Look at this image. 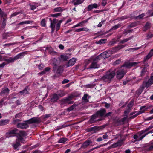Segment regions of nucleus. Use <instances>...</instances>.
Wrapping results in <instances>:
<instances>
[{"label": "nucleus", "instance_id": "35", "mask_svg": "<svg viewBox=\"0 0 153 153\" xmlns=\"http://www.w3.org/2000/svg\"><path fill=\"white\" fill-rule=\"evenodd\" d=\"M141 47H139L137 48H130L127 49L126 50V51H129L131 52H133L139 49H140Z\"/></svg>", "mask_w": 153, "mask_h": 153}, {"label": "nucleus", "instance_id": "58", "mask_svg": "<svg viewBox=\"0 0 153 153\" xmlns=\"http://www.w3.org/2000/svg\"><path fill=\"white\" fill-rule=\"evenodd\" d=\"M36 7L37 6L36 5H31V9L32 10H33L36 8Z\"/></svg>", "mask_w": 153, "mask_h": 153}, {"label": "nucleus", "instance_id": "24", "mask_svg": "<svg viewBox=\"0 0 153 153\" xmlns=\"http://www.w3.org/2000/svg\"><path fill=\"white\" fill-rule=\"evenodd\" d=\"M98 6L96 3L89 5L87 7V10L88 11H90L94 8H97Z\"/></svg>", "mask_w": 153, "mask_h": 153}, {"label": "nucleus", "instance_id": "43", "mask_svg": "<svg viewBox=\"0 0 153 153\" xmlns=\"http://www.w3.org/2000/svg\"><path fill=\"white\" fill-rule=\"evenodd\" d=\"M32 21H26L25 22H22L19 23V25H23L25 24H29L32 22Z\"/></svg>", "mask_w": 153, "mask_h": 153}, {"label": "nucleus", "instance_id": "8", "mask_svg": "<svg viewBox=\"0 0 153 153\" xmlns=\"http://www.w3.org/2000/svg\"><path fill=\"white\" fill-rule=\"evenodd\" d=\"M53 71L57 74L61 75L63 71V67L62 66H58L56 64L53 63Z\"/></svg>", "mask_w": 153, "mask_h": 153}, {"label": "nucleus", "instance_id": "42", "mask_svg": "<svg viewBox=\"0 0 153 153\" xmlns=\"http://www.w3.org/2000/svg\"><path fill=\"white\" fill-rule=\"evenodd\" d=\"M54 10L55 12H61L63 10V9L61 7H58L55 8L54 9Z\"/></svg>", "mask_w": 153, "mask_h": 153}, {"label": "nucleus", "instance_id": "56", "mask_svg": "<svg viewBox=\"0 0 153 153\" xmlns=\"http://www.w3.org/2000/svg\"><path fill=\"white\" fill-rule=\"evenodd\" d=\"M104 21V20L102 21L101 22H100L97 25V27H101L102 26V24L103 23Z\"/></svg>", "mask_w": 153, "mask_h": 153}, {"label": "nucleus", "instance_id": "64", "mask_svg": "<svg viewBox=\"0 0 153 153\" xmlns=\"http://www.w3.org/2000/svg\"><path fill=\"white\" fill-rule=\"evenodd\" d=\"M153 119V115H152L151 116H150V117H149L147 118H146V120H147L149 121V120H152Z\"/></svg>", "mask_w": 153, "mask_h": 153}, {"label": "nucleus", "instance_id": "59", "mask_svg": "<svg viewBox=\"0 0 153 153\" xmlns=\"http://www.w3.org/2000/svg\"><path fill=\"white\" fill-rule=\"evenodd\" d=\"M148 149L149 150H153V142L151 143V146L148 148Z\"/></svg>", "mask_w": 153, "mask_h": 153}, {"label": "nucleus", "instance_id": "34", "mask_svg": "<svg viewBox=\"0 0 153 153\" xmlns=\"http://www.w3.org/2000/svg\"><path fill=\"white\" fill-rule=\"evenodd\" d=\"M139 24V22H134L130 24L128 26L129 27H133L136 26Z\"/></svg>", "mask_w": 153, "mask_h": 153}, {"label": "nucleus", "instance_id": "57", "mask_svg": "<svg viewBox=\"0 0 153 153\" xmlns=\"http://www.w3.org/2000/svg\"><path fill=\"white\" fill-rule=\"evenodd\" d=\"M60 15V13H56L51 15V16L53 17H56Z\"/></svg>", "mask_w": 153, "mask_h": 153}, {"label": "nucleus", "instance_id": "52", "mask_svg": "<svg viewBox=\"0 0 153 153\" xmlns=\"http://www.w3.org/2000/svg\"><path fill=\"white\" fill-rule=\"evenodd\" d=\"M103 146V145H101L98 146H96V147L93 148L92 149H91L89 151V152H91L96 149L99 148L101 147V146Z\"/></svg>", "mask_w": 153, "mask_h": 153}, {"label": "nucleus", "instance_id": "32", "mask_svg": "<svg viewBox=\"0 0 153 153\" xmlns=\"http://www.w3.org/2000/svg\"><path fill=\"white\" fill-rule=\"evenodd\" d=\"M122 25L121 24H118L112 27V28L109 30V31H111L112 30H116L120 27L122 26Z\"/></svg>", "mask_w": 153, "mask_h": 153}, {"label": "nucleus", "instance_id": "36", "mask_svg": "<svg viewBox=\"0 0 153 153\" xmlns=\"http://www.w3.org/2000/svg\"><path fill=\"white\" fill-rule=\"evenodd\" d=\"M7 16L5 13L0 8V16L1 17H5ZM3 19H5L4 18H3Z\"/></svg>", "mask_w": 153, "mask_h": 153}, {"label": "nucleus", "instance_id": "45", "mask_svg": "<svg viewBox=\"0 0 153 153\" xmlns=\"http://www.w3.org/2000/svg\"><path fill=\"white\" fill-rule=\"evenodd\" d=\"M147 71L146 69V68H143L141 72V73L140 74V76H144V73L145 72H146Z\"/></svg>", "mask_w": 153, "mask_h": 153}, {"label": "nucleus", "instance_id": "27", "mask_svg": "<svg viewBox=\"0 0 153 153\" xmlns=\"http://www.w3.org/2000/svg\"><path fill=\"white\" fill-rule=\"evenodd\" d=\"M87 22V20L83 21L80 22L79 23L73 27H77L80 26L81 27L85 26V24Z\"/></svg>", "mask_w": 153, "mask_h": 153}, {"label": "nucleus", "instance_id": "61", "mask_svg": "<svg viewBox=\"0 0 153 153\" xmlns=\"http://www.w3.org/2000/svg\"><path fill=\"white\" fill-rule=\"evenodd\" d=\"M116 123H117V126H118L122 124L121 120H118L116 121Z\"/></svg>", "mask_w": 153, "mask_h": 153}, {"label": "nucleus", "instance_id": "41", "mask_svg": "<svg viewBox=\"0 0 153 153\" xmlns=\"http://www.w3.org/2000/svg\"><path fill=\"white\" fill-rule=\"evenodd\" d=\"M132 38V37H129L128 38H126L123 40H121L120 42V43H123L125 42H127L128 41L131 39Z\"/></svg>", "mask_w": 153, "mask_h": 153}, {"label": "nucleus", "instance_id": "13", "mask_svg": "<svg viewBox=\"0 0 153 153\" xmlns=\"http://www.w3.org/2000/svg\"><path fill=\"white\" fill-rule=\"evenodd\" d=\"M26 122L28 123V124H31L34 123H38L40 122L39 119L37 117H33L30 119L26 121Z\"/></svg>", "mask_w": 153, "mask_h": 153}, {"label": "nucleus", "instance_id": "2", "mask_svg": "<svg viewBox=\"0 0 153 153\" xmlns=\"http://www.w3.org/2000/svg\"><path fill=\"white\" fill-rule=\"evenodd\" d=\"M27 134L26 132L24 131H20L19 133L17 134L15 143L12 144V146L14 149H16L18 147L20 146V142L24 143L25 142V139Z\"/></svg>", "mask_w": 153, "mask_h": 153}, {"label": "nucleus", "instance_id": "3", "mask_svg": "<svg viewBox=\"0 0 153 153\" xmlns=\"http://www.w3.org/2000/svg\"><path fill=\"white\" fill-rule=\"evenodd\" d=\"M106 111L105 109H101L98 110L96 113L93 114L90 120V122L93 123L97 120L98 117H101L104 116Z\"/></svg>", "mask_w": 153, "mask_h": 153}, {"label": "nucleus", "instance_id": "23", "mask_svg": "<svg viewBox=\"0 0 153 153\" xmlns=\"http://www.w3.org/2000/svg\"><path fill=\"white\" fill-rule=\"evenodd\" d=\"M10 122L9 119H3L0 120V126H4L8 124Z\"/></svg>", "mask_w": 153, "mask_h": 153}, {"label": "nucleus", "instance_id": "1", "mask_svg": "<svg viewBox=\"0 0 153 153\" xmlns=\"http://www.w3.org/2000/svg\"><path fill=\"white\" fill-rule=\"evenodd\" d=\"M125 45H119L115 48H113L111 50L108 51V52H104L101 53L100 55L96 56V57L93 59V62L91 65L87 69L90 68H99L100 65L97 63L98 61L100 60V58L101 57H103V58H107L108 56L107 54L108 53L113 54L120 49L123 48L126 46Z\"/></svg>", "mask_w": 153, "mask_h": 153}, {"label": "nucleus", "instance_id": "63", "mask_svg": "<svg viewBox=\"0 0 153 153\" xmlns=\"http://www.w3.org/2000/svg\"><path fill=\"white\" fill-rule=\"evenodd\" d=\"M112 112H109L108 113H107L105 115L104 117H108V116H110V115L111 114Z\"/></svg>", "mask_w": 153, "mask_h": 153}, {"label": "nucleus", "instance_id": "39", "mask_svg": "<svg viewBox=\"0 0 153 153\" xmlns=\"http://www.w3.org/2000/svg\"><path fill=\"white\" fill-rule=\"evenodd\" d=\"M67 140V139L65 138H62L59 140L58 141L59 143H64Z\"/></svg>", "mask_w": 153, "mask_h": 153}, {"label": "nucleus", "instance_id": "38", "mask_svg": "<svg viewBox=\"0 0 153 153\" xmlns=\"http://www.w3.org/2000/svg\"><path fill=\"white\" fill-rule=\"evenodd\" d=\"M50 69V68L49 67H47L45 68V69L42 71V72L39 73L40 75H42L45 73L46 72L48 71Z\"/></svg>", "mask_w": 153, "mask_h": 153}, {"label": "nucleus", "instance_id": "22", "mask_svg": "<svg viewBox=\"0 0 153 153\" xmlns=\"http://www.w3.org/2000/svg\"><path fill=\"white\" fill-rule=\"evenodd\" d=\"M27 53L26 52H23L16 55L14 57L16 60L23 57Z\"/></svg>", "mask_w": 153, "mask_h": 153}, {"label": "nucleus", "instance_id": "25", "mask_svg": "<svg viewBox=\"0 0 153 153\" xmlns=\"http://www.w3.org/2000/svg\"><path fill=\"white\" fill-rule=\"evenodd\" d=\"M28 87L25 88L22 91H20L18 94V95L19 96L20 95H25L28 93Z\"/></svg>", "mask_w": 153, "mask_h": 153}, {"label": "nucleus", "instance_id": "12", "mask_svg": "<svg viewBox=\"0 0 153 153\" xmlns=\"http://www.w3.org/2000/svg\"><path fill=\"white\" fill-rule=\"evenodd\" d=\"M143 84H145V86L147 88L153 84V74H151L150 78L147 82H143Z\"/></svg>", "mask_w": 153, "mask_h": 153}, {"label": "nucleus", "instance_id": "17", "mask_svg": "<svg viewBox=\"0 0 153 153\" xmlns=\"http://www.w3.org/2000/svg\"><path fill=\"white\" fill-rule=\"evenodd\" d=\"M145 112L144 110H143L140 111L138 112H134L131 113V115H132L131 117V118H134L136 117L138 115L144 113Z\"/></svg>", "mask_w": 153, "mask_h": 153}, {"label": "nucleus", "instance_id": "7", "mask_svg": "<svg viewBox=\"0 0 153 153\" xmlns=\"http://www.w3.org/2000/svg\"><path fill=\"white\" fill-rule=\"evenodd\" d=\"M146 132L144 130H142L136 134L134 135L133 137L134 139L137 141H139L142 140L147 135V134H145Z\"/></svg>", "mask_w": 153, "mask_h": 153}, {"label": "nucleus", "instance_id": "28", "mask_svg": "<svg viewBox=\"0 0 153 153\" xmlns=\"http://www.w3.org/2000/svg\"><path fill=\"white\" fill-rule=\"evenodd\" d=\"M146 87L145 86V84H143V85L142 86L140 87L139 89L137 91V93L138 94L140 95V94L143 91V90Z\"/></svg>", "mask_w": 153, "mask_h": 153}, {"label": "nucleus", "instance_id": "14", "mask_svg": "<svg viewBox=\"0 0 153 153\" xmlns=\"http://www.w3.org/2000/svg\"><path fill=\"white\" fill-rule=\"evenodd\" d=\"M17 126L18 128L23 129L27 128L29 126L28 125V123L26 121L25 123H18L17 125Z\"/></svg>", "mask_w": 153, "mask_h": 153}, {"label": "nucleus", "instance_id": "40", "mask_svg": "<svg viewBox=\"0 0 153 153\" xmlns=\"http://www.w3.org/2000/svg\"><path fill=\"white\" fill-rule=\"evenodd\" d=\"M88 96V95L87 94H85L82 98V100H84L85 102H88V99L87 98Z\"/></svg>", "mask_w": 153, "mask_h": 153}, {"label": "nucleus", "instance_id": "19", "mask_svg": "<svg viewBox=\"0 0 153 153\" xmlns=\"http://www.w3.org/2000/svg\"><path fill=\"white\" fill-rule=\"evenodd\" d=\"M76 59L75 58H73L71 59L68 61L67 64H66L67 67L72 66L74 65L76 61Z\"/></svg>", "mask_w": 153, "mask_h": 153}, {"label": "nucleus", "instance_id": "48", "mask_svg": "<svg viewBox=\"0 0 153 153\" xmlns=\"http://www.w3.org/2000/svg\"><path fill=\"white\" fill-rule=\"evenodd\" d=\"M153 128V123L151 124V125L147 128L144 130L146 132L148 131L150 129Z\"/></svg>", "mask_w": 153, "mask_h": 153}, {"label": "nucleus", "instance_id": "18", "mask_svg": "<svg viewBox=\"0 0 153 153\" xmlns=\"http://www.w3.org/2000/svg\"><path fill=\"white\" fill-rule=\"evenodd\" d=\"M84 1V0H73L71 1V3L75 7H76L78 5L82 3Z\"/></svg>", "mask_w": 153, "mask_h": 153}, {"label": "nucleus", "instance_id": "44", "mask_svg": "<svg viewBox=\"0 0 153 153\" xmlns=\"http://www.w3.org/2000/svg\"><path fill=\"white\" fill-rule=\"evenodd\" d=\"M61 58L62 60L64 61H66L68 59V56L66 55H61Z\"/></svg>", "mask_w": 153, "mask_h": 153}, {"label": "nucleus", "instance_id": "46", "mask_svg": "<svg viewBox=\"0 0 153 153\" xmlns=\"http://www.w3.org/2000/svg\"><path fill=\"white\" fill-rule=\"evenodd\" d=\"M41 24L42 26L45 27L46 25V21L45 20H42L41 22Z\"/></svg>", "mask_w": 153, "mask_h": 153}, {"label": "nucleus", "instance_id": "54", "mask_svg": "<svg viewBox=\"0 0 153 153\" xmlns=\"http://www.w3.org/2000/svg\"><path fill=\"white\" fill-rule=\"evenodd\" d=\"M69 81V80L65 79L62 81V84H65L68 83Z\"/></svg>", "mask_w": 153, "mask_h": 153}, {"label": "nucleus", "instance_id": "55", "mask_svg": "<svg viewBox=\"0 0 153 153\" xmlns=\"http://www.w3.org/2000/svg\"><path fill=\"white\" fill-rule=\"evenodd\" d=\"M44 65L43 64H40L39 65H38V68L39 69L41 70L44 67Z\"/></svg>", "mask_w": 153, "mask_h": 153}, {"label": "nucleus", "instance_id": "16", "mask_svg": "<svg viewBox=\"0 0 153 153\" xmlns=\"http://www.w3.org/2000/svg\"><path fill=\"white\" fill-rule=\"evenodd\" d=\"M10 90L8 88L5 87L2 89V91L0 93V96L8 95L9 93Z\"/></svg>", "mask_w": 153, "mask_h": 153}, {"label": "nucleus", "instance_id": "47", "mask_svg": "<svg viewBox=\"0 0 153 153\" xmlns=\"http://www.w3.org/2000/svg\"><path fill=\"white\" fill-rule=\"evenodd\" d=\"M17 129H13L10 131L9 134H15L17 133Z\"/></svg>", "mask_w": 153, "mask_h": 153}, {"label": "nucleus", "instance_id": "11", "mask_svg": "<svg viewBox=\"0 0 153 153\" xmlns=\"http://www.w3.org/2000/svg\"><path fill=\"white\" fill-rule=\"evenodd\" d=\"M72 97L69 96L66 98L62 100L61 101V104L62 105H67L69 104H73L74 103L73 101H71Z\"/></svg>", "mask_w": 153, "mask_h": 153}, {"label": "nucleus", "instance_id": "29", "mask_svg": "<svg viewBox=\"0 0 153 153\" xmlns=\"http://www.w3.org/2000/svg\"><path fill=\"white\" fill-rule=\"evenodd\" d=\"M151 26V23L149 22H147L145 24V26L143 27V30L144 31H146L147 30L149 29Z\"/></svg>", "mask_w": 153, "mask_h": 153}, {"label": "nucleus", "instance_id": "33", "mask_svg": "<svg viewBox=\"0 0 153 153\" xmlns=\"http://www.w3.org/2000/svg\"><path fill=\"white\" fill-rule=\"evenodd\" d=\"M89 30V29L86 27H82L79 28L76 30V31L77 32H81L83 31H88Z\"/></svg>", "mask_w": 153, "mask_h": 153}, {"label": "nucleus", "instance_id": "6", "mask_svg": "<svg viewBox=\"0 0 153 153\" xmlns=\"http://www.w3.org/2000/svg\"><path fill=\"white\" fill-rule=\"evenodd\" d=\"M147 16H153V12L152 10H149L148 11L146 14L145 13H142L140 15H139L138 16H135L134 15V13L131 14L130 15V17L132 19H142L143 17Z\"/></svg>", "mask_w": 153, "mask_h": 153}, {"label": "nucleus", "instance_id": "21", "mask_svg": "<svg viewBox=\"0 0 153 153\" xmlns=\"http://www.w3.org/2000/svg\"><path fill=\"white\" fill-rule=\"evenodd\" d=\"M59 98L57 94L56 93H54L53 94L52 97L51 99V100L52 102H56Z\"/></svg>", "mask_w": 153, "mask_h": 153}, {"label": "nucleus", "instance_id": "9", "mask_svg": "<svg viewBox=\"0 0 153 153\" xmlns=\"http://www.w3.org/2000/svg\"><path fill=\"white\" fill-rule=\"evenodd\" d=\"M126 73V68H121L117 72L116 76L119 79L122 78Z\"/></svg>", "mask_w": 153, "mask_h": 153}, {"label": "nucleus", "instance_id": "4", "mask_svg": "<svg viewBox=\"0 0 153 153\" xmlns=\"http://www.w3.org/2000/svg\"><path fill=\"white\" fill-rule=\"evenodd\" d=\"M115 72L109 70L106 72L105 74L102 77V79L105 82H110L111 79L114 77Z\"/></svg>", "mask_w": 153, "mask_h": 153}, {"label": "nucleus", "instance_id": "20", "mask_svg": "<svg viewBox=\"0 0 153 153\" xmlns=\"http://www.w3.org/2000/svg\"><path fill=\"white\" fill-rule=\"evenodd\" d=\"M4 61H5L6 65L10 63H13L16 60L14 57H10L8 59H4Z\"/></svg>", "mask_w": 153, "mask_h": 153}, {"label": "nucleus", "instance_id": "49", "mask_svg": "<svg viewBox=\"0 0 153 153\" xmlns=\"http://www.w3.org/2000/svg\"><path fill=\"white\" fill-rule=\"evenodd\" d=\"M117 144L118 146H121L123 144V140H118L117 143Z\"/></svg>", "mask_w": 153, "mask_h": 153}, {"label": "nucleus", "instance_id": "26", "mask_svg": "<svg viewBox=\"0 0 153 153\" xmlns=\"http://www.w3.org/2000/svg\"><path fill=\"white\" fill-rule=\"evenodd\" d=\"M92 143L89 140H87L85 141L82 145V147L84 148L87 147Z\"/></svg>", "mask_w": 153, "mask_h": 153}, {"label": "nucleus", "instance_id": "15", "mask_svg": "<svg viewBox=\"0 0 153 153\" xmlns=\"http://www.w3.org/2000/svg\"><path fill=\"white\" fill-rule=\"evenodd\" d=\"M153 56V49H152L148 54L144 58V62L147 61Z\"/></svg>", "mask_w": 153, "mask_h": 153}, {"label": "nucleus", "instance_id": "60", "mask_svg": "<svg viewBox=\"0 0 153 153\" xmlns=\"http://www.w3.org/2000/svg\"><path fill=\"white\" fill-rule=\"evenodd\" d=\"M6 65L5 62H3L2 64H0V68H3L5 65Z\"/></svg>", "mask_w": 153, "mask_h": 153}, {"label": "nucleus", "instance_id": "37", "mask_svg": "<svg viewBox=\"0 0 153 153\" xmlns=\"http://www.w3.org/2000/svg\"><path fill=\"white\" fill-rule=\"evenodd\" d=\"M106 39H101L99 41L96 42V43L98 44H104L105 43Z\"/></svg>", "mask_w": 153, "mask_h": 153}, {"label": "nucleus", "instance_id": "62", "mask_svg": "<svg viewBox=\"0 0 153 153\" xmlns=\"http://www.w3.org/2000/svg\"><path fill=\"white\" fill-rule=\"evenodd\" d=\"M153 36V34L152 33H149L147 35V37L148 38H152Z\"/></svg>", "mask_w": 153, "mask_h": 153}, {"label": "nucleus", "instance_id": "30", "mask_svg": "<svg viewBox=\"0 0 153 153\" xmlns=\"http://www.w3.org/2000/svg\"><path fill=\"white\" fill-rule=\"evenodd\" d=\"M57 94L58 96H59V98L64 96L65 94V93L64 91L62 90H59L58 91Z\"/></svg>", "mask_w": 153, "mask_h": 153}, {"label": "nucleus", "instance_id": "5", "mask_svg": "<svg viewBox=\"0 0 153 153\" xmlns=\"http://www.w3.org/2000/svg\"><path fill=\"white\" fill-rule=\"evenodd\" d=\"M51 21V25L50 27L51 28V32L53 33L55 29L56 31H58L60 27V25L62 22V20L58 21V20H50Z\"/></svg>", "mask_w": 153, "mask_h": 153}, {"label": "nucleus", "instance_id": "10", "mask_svg": "<svg viewBox=\"0 0 153 153\" xmlns=\"http://www.w3.org/2000/svg\"><path fill=\"white\" fill-rule=\"evenodd\" d=\"M138 63L137 62H131L129 61L125 62L124 64L121 67L122 68H130L132 66H134L137 65Z\"/></svg>", "mask_w": 153, "mask_h": 153}, {"label": "nucleus", "instance_id": "50", "mask_svg": "<svg viewBox=\"0 0 153 153\" xmlns=\"http://www.w3.org/2000/svg\"><path fill=\"white\" fill-rule=\"evenodd\" d=\"M107 4V1L106 0H102L101 2V5L102 6H105Z\"/></svg>", "mask_w": 153, "mask_h": 153}, {"label": "nucleus", "instance_id": "51", "mask_svg": "<svg viewBox=\"0 0 153 153\" xmlns=\"http://www.w3.org/2000/svg\"><path fill=\"white\" fill-rule=\"evenodd\" d=\"M6 20H3L1 24V27L4 28L6 26Z\"/></svg>", "mask_w": 153, "mask_h": 153}, {"label": "nucleus", "instance_id": "31", "mask_svg": "<svg viewBox=\"0 0 153 153\" xmlns=\"http://www.w3.org/2000/svg\"><path fill=\"white\" fill-rule=\"evenodd\" d=\"M79 104L78 103H75L72 106L69 107L67 109V110L68 111H70L73 110L75 107L78 106L79 105Z\"/></svg>", "mask_w": 153, "mask_h": 153}, {"label": "nucleus", "instance_id": "53", "mask_svg": "<svg viewBox=\"0 0 153 153\" xmlns=\"http://www.w3.org/2000/svg\"><path fill=\"white\" fill-rule=\"evenodd\" d=\"M16 43H9L6 44H5L3 45L4 46H9L14 45Z\"/></svg>", "mask_w": 153, "mask_h": 153}]
</instances>
